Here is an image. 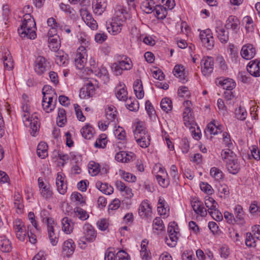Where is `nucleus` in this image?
<instances>
[{
  "mask_svg": "<svg viewBox=\"0 0 260 260\" xmlns=\"http://www.w3.org/2000/svg\"><path fill=\"white\" fill-rule=\"evenodd\" d=\"M29 30L30 32L29 34V39L34 40L36 37V22L33 18L29 14H26L24 16L23 20L20 27L18 29V32L21 38H24L26 35L25 32V30Z\"/></svg>",
  "mask_w": 260,
  "mask_h": 260,
  "instance_id": "obj_3",
  "label": "nucleus"
},
{
  "mask_svg": "<svg viewBox=\"0 0 260 260\" xmlns=\"http://www.w3.org/2000/svg\"><path fill=\"white\" fill-rule=\"evenodd\" d=\"M121 175L127 182H134L136 181V177L131 173L122 171H121Z\"/></svg>",
  "mask_w": 260,
  "mask_h": 260,
  "instance_id": "obj_64",
  "label": "nucleus"
},
{
  "mask_svg": "<svg viewBox=\"0 0 260 260\" xmlns=\"http://www.w3.org/2000/svg\"><path fill=\"white\" fill-rule=\"evenodd\" d=\"M95 186L101 192L106 194L109 195L113 192V187L109 185L107 183H103L101 181H98L96 183Z\"/></svg>",
  "mask_w": 260,
  "mask_h": 260,
  "instance_id": "obj_29",
  "label": "nucleus"
},
{
  "mask_svg": "<svg viewBox=\"0 0 260 260\" xmlns=\"http://www.w3.org/2000/svg\"><path fill=\"white\" fill-rule=\"evenodd\" d=\"M62 230L66 234H69L73 232L74 223L68 217H64L61 220Z\"/></svg>",
  "mask_w": 260,
  "mask_h": 260,
  "instance_id": "obj_26",
  "label": "nucleus"
},
{
  "mask_svg": "<svg viewBox=\"0 0 260 260\" xmlns=\"http://www.w3.org/2000/svg\"><path fill=\"white\" fill-rule=\"evenodd\" d=\"M67 122V116L65 110L60 108L58 110V116L57 117V123L59 126H63Z\"/></svg>",
  "mask_w": 260,
  "mask_h": 260,
  "instance_id": "obj_36",
  "label": "nucleus"
},
{
  "mask_svg": "<svg viewBox=\"0 0 260 260\" xmlns=\"http://www.w3.org/2000/svg\"><path fill=\"white\" fill-rule=\"evenodd\" d=\"M55 96L51 95L50 93H44L42 100V107L47 113L50 112L55 108V104L53 103Z\"/></svg>",
  "mask_w": 260,
  "mask_h": 260,
  "instance_id": "obj_14",
  "label": "nucleus"
},
{
  "mask_svg": "<svg viewBox=\"0 0 260 260\" xmlns=\"http://www.w3.org/2000/svg\"><path fill=\"white\" fill-rule=\"evenodd\" d=\"M51 67L50 62L43 56H38L35 61L34 70L39 75H42L45 72L49 71Z\"/></svg>",
  "mask_w": 260,
  "mask_h": 260,
  "instance_id": "obj_4",
  "label": "nucleus"
},
{
  "mask_svg": "<svg viewBox=\"0 0 260 260\" xmlns=\"http://www.w3.org/2000/svg\"><path fill=\"white\" fill-rule=\"evenodd\" d=\"M205 204L209 210L211 211L217 209V203L212 198L209 197L208 199H206Z\"/></svg>",
  "mask_w": 260,
  "mask_h": 260,
  "instance_id": "obj_56",
  "label": "nucleus"
},
{
  "mask_svg": "<svg viewBox=\"0 0 260 260\" xmlns=\"http://www.w3.org/2000/svg\"><path fill=\"white\" fill-rule=\"evenodd\" d=\"M165 229V225L160 217H156L153 221V229L161 231Z\"/></svg>",
  "mask_w": 260,
  "mask_h": 260,
  "instance_id": "obj_51",
  "label": "nucleus"
},
{
  "mask_svg": "<svg viewBox=\"0 0 260 260\" xmlns=\"http://www.w3.org/2000/svg\"><path fill=\"white\" fill-rule=\"evenodd\" d=\"M94 92L93 85L91 83H89L81 88L79 96L81 99H88L92 96Z\"/></svg>",
  "mask_w": 260,
  "mask_h": 260,
  "instance_id": "obj_19",
  "label": "nucleus"
},
{
  "mask_svg": "<svg viewBox=\"0 0 260 260\" xmlns=\"http://www.w3.org/2000/svg\"><path fill=\"white\" fill-rule=\"evenodd\" d=\"M154 10L158 19H163L167 15V10L164 8V6L161 5H156Z\"/></svg>",
  "mask_w": 260,
  "mask_h": 260,
  "instance_id": "obj_43",
  "label": "nucleus"
},
{
  "mask_svg": "<svg viewBox=\"0 0 260 260\" xmlns=\"http://www.w3.org/2000/svg\"><path fill=\"white\" fill-rule=\"evenodd\" d=\"M200 38L203 45L208 49H211L214 46V40L211 29L201 31Z\"/></svg>",
  "mask_w": 260,
  "mask_h": 260,
  "instance_id": "obj_7",
  "label": "nucleus"
},
{
  "mask_svg": "<svg viewBox=\"0 0 260 260\" xmlns=\"http://www.w3.org/2000/svg\"><path fill=\"white\" fill-rule=\"evenodd\" d=\"M151 214V208L147 201H143L139 208V214L142 217H148Z\"/></svg>",
  "mask_w": 260,
  "mask_h": 260,
  "instance_id": "obj_21",
  "label": "nucleus"
},
{
  "mask_svg": "<svg viewBox=\"0 0 260 260\" xmlns=\"http://www.w3.org/2000/svg\"><path fill=\"white\" fill-rule=\"evenodd\" d=\"M58 38V36H52L48 38L49 47L52 51L55 52L58 50L60 43Z\"/></svg>",
  "mask_w": 260,
  "mask_h": 260,
  "instance_id": "obj_40",
  "label": "nucleus"
},
{
  "mask_svg": "<svg viewBox=\"0 0 260 260\" xmlns=\"http://www.w3.org/2000/svg\"><path fill=\"white\" fill-rule=\"evenodd\" d=\"M217 37L222 43H226L229 39V32L222 26H217L215 27Z\"/></svg>",
  "mask_w": 260,
  "mask_h": 260,
  "instance_id": "obj_23",
  "label": "nucleus"
},
{
  "mask_svg": "<svg viewBox=\"0 0 260 260\" xmlns=\"http://www.w3.org/2000/svg\"><path fill=\"white\" fill-rule=\"evenodd\" d=\"M28 218L29 220L30 221L32 225L35 228V230L38 232H40L41 231V228L38 226L37 221L35 219V215L34 213L32 212H29L28 214Z\"/></svg>",
  "mask_w": 260,
  "mask_h": 260,
  "instance_id": "obj_63",
  "label": "nucleus"
},
{
  "mask_svg": "<svg viewBox=\"0 0 260 260\" xmlns=\"http://www.w3.org/2000/svg\"><path fill=\"white\" fill-rule=\"evenodd\" d=\"M59 7L61 10L71 15L72 17H75V11L74 10L73 8H71L70 5H66L63 3H61L59 5Z\"/></svg>",
  "mask_w": 260,
  "mask_h": 260,
  "instance_id": "obj_58",
  "label": "nucleus"
},
{
  "mask_svg": "<svg viewBox=\"0 0 260 260\" xmlns=\"http://www.w3.org/2000/svg\"><path fill=\"white\" fill-rule=\"evenodd\" d=\"M107 4L106 0H95L92 2V8L95 14L101 15L105 11Z\"/></svg>",
  "mask_w": 260,
  "mask_h": 260,
  "instance_id": "obj_20",
  "label": "nucleus"
},
{
  "mask_svg": "<svg viewBox=\"0 0 260 260\" xmlns=\"http://www.w3.org/2000/svg\"><path fill=\"white\" fill-rule=\"evenodd\" d=\"M3 58L5 68L8 70H12L13 68V62L12 57L11 55H10V53L9 51H7L5 53V55L3 57Z\"/></svg>",
  "mask_w": 260,
  "mask_h": 260,
  "instance_id": "obj_35",
  "label": "nucleus"
},
{
  "mask_svg": "<svg viewBox=\"0 0 260 260\" xmlns=\"http://www.w3.org/2000/svg\"><path fill=\"white\" fill-rule=\"evenodd\" d=\"M115 136L119 140L125 141L126 139V133L123 127L118 126L114 131Z\"/></svg>",
  "mask_w": 260,
  "mask_h": 260,
  "instance_id": "obj_52",
  "label": "nucleus"
},
{
  "mask_svg": "<svg viewBox=\"0 0 260 260\" xmlns=\"http://www.w3.org/2000/svg\"><path fill=\"white\" fill-rule=\"evenodd\" d=\"M235 113L236 117L240 120H245L247 115L246 110L241 106L235 110Z\"/></svg>",
  "mask_w": 260,
  "mask_h": 260,
  "instance_id": "obj_50",
  "label": "nucleus"
},
{
  "mask_svg": "<svg viewBox=\"0 0 260 260\" xmlns=\"http://www.w3.org/2000/svg\"><path fill=\"white\" fill-rule=\"evenodd\" d=\"M234 155V153L230 148L222 150L221 152V157L223 160H228V161L229 159H232Z\"/></svg>",
  "mask_w": 260,
  "mask_h": 260,
  "instance_id": "obj_55",
  "label": "nucleus"
},
{
  "mask_svg": "<svg viewBox=\"0 0 260 260\" xmlns=\"http://www.w3.org/2000/svg\"><path fill=\"white\" fill-rule=\"evenodd\" d=\"M85 47L82 46L79 47L77 50L75 62L77 68L79 70H82L84 68L86 61V58L85 57Z\"/></svg>",
  "mask_w": 260,
  "mask_h": 260,
  "instance_id": "obj_11",
  "label": "nucleus"
},
{
  "mask_svg": "<svg viewBox=\"0 0 260 260\" xmlns=\"http://www.w3.org/2000/svg\"><path fill=\"white\" fill-rule=\"evenodd\" d=\"M48 145L46 143L40 142L37 147V153L39 157L44 158L48 155Z\"/></svg>",
  "mask_w": 260,
  "mask_h": 260,
  "instance_id": "obj_32",
  "label": "nucleus"
},
{
  "mask_svg": "<svg viewBox=\"0 0 260 260\" xmlns=\"http://www.w3.org/2000/svg\"><path fill=\"white\" fill-rule=\"evenodd\" d=\"M13 229L17 238L23 241L27 233L24 223L20 219H16L13 222Z\"/></svg>",
  "mask_w": 260,
  "mask_h": 260,
  "instance_id": "obj_8",
  "label": "nucleus"
},
{
  "mask_svg": "<svg viewBox=\"0 0 260 260\" xmlns=\"http://www.w3.org/2000/svg\"><path fill=\"white\" fill-rule=\"evenodd\" d=\"M247 69L251 75L255 77L260 76V62L257 59L250 61L247 66Z\"/></svg>",
  "mask_w": 260,
  "mask_h": 260,
  "instance_id": "obj_18",
  "label": "nucleus"
},
{
  "mask_svg": "<svg viewBox=\"0 0 260 260\" xmlns=\"http://www.w3.org/2000/svg\"><path fill=\"white\" fill-rule=\"evenodd\" d=\"M71 199L73 202H77L80 204H84L85 200L81 193L78 192H73L71 196Z\"/></svg>",
  "mask_w": 260,
  "mask_h": 260,
  "instance_id": "obj_59",
  "label": "nucleus"
},
{
  "mask_svg": "<svg viewBox=\"0 0 260 260\" xmlns=\"http://www.w3.org/2000/svg\"><path fill=\"white\" fill-rule=\"evenodd\" d=\"M127 14L125 8L121 5H117L115 9V14L110 23V27H107L109 32H111V29L113 35L119 33L121 30L123 23L126 19Z\"/></svg>",
  "mask_w": 260,
  "mask_h": 260,
  "instance_id": "obj_1",
  "label": "nucleus"
},
{
  "mask_svg": "<svg viewBox=\"0 0 260 260\" xmlns=\"http://www.w3.org/2000/svg\"><path fill=\"white\" fill-rule=\"evenodd\" d=\"M156 5L153 0H146L142 4V8L146 13H150L153 11L155 8Z\"/></svg>",
  "mask_w": 260,
  "mask_h": 260,
  "instance_id": "obj_38",
  "label": "nucleus"
},
{
  "mask_svg": "<svg viewBox=\"0 0 260 260\" xmlns=\"http://www.w3.org/2000/svg\"><path fill=\"white\" fill-rule=\"evenodd\" d=\"M160 107L162 110L168 113L172 109V103L171 100L167 98L163 99L160 103Z\"/></svg>",
  "mask_w": 260,
  "mask_h": 260,
  "instance_id": "obj_46",
  "label": "nucleus"
},
{
  "mask_svg": "<svg viewBox=\"0 0 260 260\" xmlns=\"http://www.w3.org/2000/svg\"><path fill=\"white\" fill-rule=\"evenodd\" d=\"M117 62L123 71L130 70L133 66L131 58L127 56H123L121 58V60H119Z\"/></svg>",
  "mask_w": 260,
  "mask_h": 260,
  "instance_id": "obj_30",
  "label": "nucleus"
},
{
  "mask_svg": "<svg viewBox=\"0 0 260 260\" xmlns=\"http://www.w3.org/2000/svg\"><path fill=\"white\" fill-rule=\"evenodd\" d=\"M56 185L58 191L61 194H64L67 190V183L64 182V177L59 173L56 179Z\"/></svg>",
  "mask_w": 260,
  "mask_h": 260,
  "instance_id": "obj_24",
  "label": "nucleus"
},
{
  "mask_svg": "<svg viewBox=\"0 0 260 260\" xmlns=\"http://www.w3.org/2000/svg\"><path fill=\"white\" fill-rule=\"evenodd\" d=\"M100 172V166L94 162H90L89 164V173L92 176L96 175Z\"/></svg>",
  "mask_w": 260,
  "mask_h": 260,
  "instance_id": "obj_57",
  "label": "nucleus"
},
{
  "mask_svg": "<svg viewBox=\"0 0 260 260\" xmlns=\"http://www.w3.org/2000/svg\"><path fill=\"white\" fill-rule=\"evenodd\" d=\"M137 143L142 148H147L150 144V135H145L141 137L138 139H135Z\"/></svg>",
  "mask_w": 260,
  "mask_h": 260,
  "instance_id": "obj_44",
  "label": "nucleus"
},
{
  "mask_svg": "<svg viewBox=\"0 0 260 260\" xmlns=\"http://www.w3.org/2000/svg\"><path fill=\"white\" fill-rule=\"evenodd\" d=\"M134 90L137 98L141 99L144 97V92L142 82L140 79H137L134 83Z\"/></svg>",
  "mask_w": 260,
  "mask_h": 260,
  "instance_id": "obj_27",
  "label": "nucleus"
},
{
  "mask_svg": "<svg viewBox=\"0 0 260 260\" xmlns=\"http://www.w3.org/2000/svg\"><path fill=\"white\" fill-rule=\"evenodd\" d=\"M74 216L81 220H85L89 217L87 212L80 207H76L74 209Z\"/></svg>",
  "mask_w": 260,
  "mask_h": 260,
  "instance_id": "obj_42",
  "label": "nucleus"
},
{
  "mask_svg": "<svg viewBox=\"0 0 260 260\" xmlns=\"http://www.w3.org/2000/svg\"><path fill=\"white\" fill-rule=\"evenodd\" d=\"M75 244L73 240L68 239L65 241L62 245V253L67 256H71L74 253L75 249Z\"/></svg>",
  "mask_w": 260,
  "mask_h": 260,
  "instance_id": "obj_16",
  "label": "nucleus"
},
{
  "mask_svg": "<svg viewBox=\"0 0 260 260\" xmlns=\"http://www.w3.org/2000/svg\"><path fill=\"white\" fill-rule=\"evenodd\" d=\"M256 51L252 44H248L244 45L241 50L242 57L247 60L252 59L255 56Z\"/></svg>",
  "mask_w": 260,
  "mask_h": 260,
  "instance_id": "obj_15",
  "label": "nucleus"
},
{
  "mask_svg": "<svg viewBox=\"0 0 260 260\" xmlns=\"http://www.w3.org/2000/svg\"><path fill=\"white\" fill-rule=\"evenodd\" d=\"M210 174L216 181H219L223 178L222 172L216 167L211 168Z\"/></svg>",
  "mask_w": 260,
  "mask_h": 260,
  "instance_id": "obj_45",
  "label": "nucleus"
},
{
  "mask_svg": "<svg viewBox=\"0 0 260 260\" xmlns=\"http://www.w3.org/2000/svg\"><path fill=\"white\" fill-rule=\"evenodd\" d=\"M115 107L113 106H108V108L106 109V116L109 122H112L115 120L116 116L115 114Z\"/></svg>",
  "mask_w": 260,
  "mask_h": 260,
  "instance_id": "obj_48",
  "label": "nucleus"
},
{
  "mask_svg": "<svg viewBox=\"0 0 260 260\" xmlns=\"http://www.w3.org/2000/svg\"><path fill=\"white\" fill-rule=\"evenodd\" d=\"M26 235H27L29 242L31 243L35 244L36 243L37 239L35 231L30 225H27V233Z\"/></svg>",
  "mask_w": 260,
  "mask_h": 260,
  "instance_id": "obj_61",
  "label": "nucleus"
},
{
  "mask_svg": "<svg viewBox=\"0 0 260 260\" xmlns=\"http://www.w3.org/2000/svg\"><path fill=\"white\" fill-rule=\"evenodd\" d=\"M116 96L119 101H125L127 99V92L125 87L120 85L116 87Z\"/></svg>",
  "mask_w": 260,
  "mask_h": 260,
  "instance_id": "obj_34",
  "label": "nucleus"
},
{
  "mask_svg": "<svg viewBox=\"0 0 260 260\" xmlns=\"http://www.w3.org/2000/svg\"><path fill=\"white\" fill-rule=\"evenodd\" d=\"M47 230L49 240L53 246L57 244L58 235L55 232L58 229L57 224L54 219L47 220Z\"/></svg>",
  "mask_w": 260,
  "mask_h": 260,
  "instance_id": "obj_5",
  "label": "nucleus"
},
{
  "mask_svg": "<svg viewBox=\"0 0 260 260\" xmlns=\"http://www.w3.org/2000/svg\"><path fill=\"white\" fill-rule=\"evenodd\" d=\"M41 196L45 199H49L52 197V191L51 190L50 185L47 186L43 187V188L40 190Z\"/></svg>",
  "mask_w": 260,
  "mask_h": 260,
  "instance_id": "obj_54",
  "label": "nucleus"
},
{
  "mask_svg": "<svg viewBox=\"0 0 260 260\" xmlns=\"http://www.w3.org/2000/svg\"><path fill=\"white\" fill-rule=\"evenodd\" d=\"M235 220L237 224L243 225L245 223V214L242 207L240 205H237L234 208Z\"/></svg>",
  "mask_w": 260,
  "mask_h": 260,
  "instance_id": "obj_22",
  "label": "nucleus"
},
{
  "mask_svg": "<svg viewBox=\"0 0 260 260\" xmlns=\"http://www.w3.org/2000/svg\"><path fill=\"white\" fill-rule=\"evenodd\" d=\"M133 132L135 139H138L145 135H149L146 131L145 127L141 123L137 124Z\"/></svg>",
  "mask_w": 260,
  "mask_h": 260,
  "instance_id": "obj_31",
  "label": "nucleus"
},
{
  "mask_svg": "<svg viewBox=\"0 0 260 260\" xmlns=\"http://www.w3.org/2000/svg\"><path fill=\"white\" fill-rule=\"evenodd\" d=\"M82 136L86 139H90L93 136V128L88 124H86L81 129Z\"/></svg>",
  "mask_w": 260,
  "mask_h": 260,
  "instance_id": "obj_39",
  "label": "nucleus"
},
{
  "mask_svg": "<svg viewBox=\"0 0 260 260\" xmlns=\"http://www.w3.org/2000/svg\"><path fill=\"white\" fill-rule=\"evenodd\" d=\"M126 106L128 109L132 111H136L139 109V103L138 101L134 100L132 101L131 99L127 101Z\"/></svg>",
  "mask_w": 260,
  "mask_h": 260,
  "instance_id": "obj_62",
  "label": "nucleus"
},
{
  "mask_svg": "<svg viewBox=\"0 0 260 260\" xmlns=\"http://www.w3.org/2000/svg\"><path fill=\"white\" fill-rule=\"evenodd\" d=\"M22 110L24 112L22 115V121L25 126L30 127V134L35 136L36 133L38 132L39 124L37 116L32 115L29 116L30 108L29 105L26 102L22 103Z\"/></svg>",
  "mask_w": 260,
  "mask_h": 260,
  "instance_id": "obj_2",
  "label": "nucleus"
},
{
  "mask_svg": "<svg viewBox=\"0 0 260 260\" xmlns=\"http://www.w3.org/2000/svg\"><path fill=\"white\" fill-rule=\"evenodd\" d=\"M82 232V238L88 242H93L96 237V231L93 226L88 223L84 224Z\"/></svg>",
  "mask_w": 260,
  "mask_h": 260,
  "instance_id": "obj_9",
  "label": "nucleus"
},
{
  "mask_svg": "<svg viewBox=\"0 0 260 260\" xmlns=\"http://www.w3.org/2000/svg\"><path fill=\"white\" fill-rule=\"evenodd\" d=\"M55 62L59 66H65L68 62V55L64 52L58 51L55 54Z\"/></svg>",
  "mask_w": 260,
  "mask_h": 260,
  "instance_id": "obj_37",
  "label": "nucleus"
},
{
  "mask_svg": "<svg viewBox=\"0 0 260 260\" xmlns=\"http://www.w3.org/2000/svg\"><path fill=\"white\" fill-rule=\"evenodd\" d=\"M214 60L211 57H204L201 61V71L204 76L209 75L213 70Z\"/></svg>",
  "mask_w": 260,
  "mask_h": 260,
  "instance_id": "obj_10",
  "label": "nucleus"
},
{
  "mask_svg": "<svg viewBox=\"0 0 260 260\" xmlns=\"http://www.w3.org/2000/svg\"><path fill=\"white\" fill-rule=\"evenodd\" d=\"M226 168L229 173L236 174L240 170V165L237 159H229L226 162Z\"/></svg>",
  "mask_w": 260,
  "mask_h": 260,
  "instance_id": "obj_25",
  "label": "nucleus"
},
{
  "mask_svg": "<svg viewBox=\"0 0 260 260\" xmlns=\"http://www.w3.org/2000/svg\"><path fill=\"white\" fill-rule=\"evenodd\" d=\"M80 15L85 23L92 30H95L98 28V24L93 18L92 15L86 9H82L80 10Z\"/></svg>",
  "mask_w": 260,
  "mask_h": 260,
  "instance_id": "obj_12",
  "label": "nucleus"
},
{
  "mask_svg": "<svg viewBox=\"0 0 260 260\" xmlns=\"http://www.w3.org/2000/svg\"><path fill=\"white\" fill-rule=\"evenodd\" d=\"M219 83L222 88L226 90H232L236 86L235 82L232 79H225L222 81H220Z\"/></svg>",
  "mask_w": 260,
  "mask_h": 260,
  "instance_id": "obj_41",
  "label": "nucleus"
},
{
  "mask_svg": "<svg viewBox=\"0 0 260 260\" xmlns=\"http://www.w3.org/2000/svg\"><path fill=\"white\" fill-rule=\"evenodd\" d=\"M107 143L106 136L105 134L101 135L94 143V146L98 148H104Z\"/></svg>",
  "mask_w": 260,
  "mask_h": 260,
  "instance_id": "obj_60",
  "label": "nucleus"
},
{
  "mask_svg": "<svg viewBox=\"0 0 260 260\" xmlns=\"http://www.w3.org/2000/svg\"><path fill=\"white\" fill-rule=\"evenodd\" d=\"M93 62L94 64L93 66H91V67L89 70L90 72L94 74L96 76L100 78H103L104 80L107 79L108 78V74L107 69L104 67H102L101 68H97L95 60L93 59H91L90 62Z\"/></svg>",
  "mask_w": 260,
  "mask_h": 260,
  "instance_id": "obj_17",
  "label": "nucleus"
},
{
  "mask_svg": "<svg viewBox=\"0 0 260 260\" xmlns=\"http://www.w3.org/2000/svg\"><path fill=\"white\" fill-rule=\"evenodd\" d=\"M245 244L248 247H255L256 246V241L255 240V237H253L251 233L247 232L245 234Z\"/></svg>",
  "mask_w": 260,
  "mask_h": 260,
  "instance_id": "obj_47",
  "label": "nucleus"
},
{
  "mask_svg": "<svg viewBox=\"0 0 260 260\" xmlns=\"http://www.w3.org/2000/svg\"><path fill=\"white\" fill-rule=\"evenodd\" d=\"M11 245L9 239L5 237H0V250L3 252H9L11 250Z\"/></svg>",
  "mask_w": 260,
  "mask_h": 260,
  "instance_id": "obj_33",
  "label": "nucleus"
},
{
  "mask_svg": "<svg viewBox=\"0 0 260 260\" xmlns=\"http://www.w3.org/2000/svg\"><path fill=\"white\" fill-rule=\"evenodd\" d=\"M240 22L237 17L231 15L225 21L224 27L226 29H232L233 32L237 33L240 29Z\"/></svg>",
  "mask_w": 260,
  "mask_h": 260,
  "instance_id": "obj_13",
  "label": "nucleus"
},
{
  "mask_svg": "<svg viewBox=\"0 0 260 260\" xmlns=\"http://www.w3.org/2000/svg\"><path fill=\"white\" fill-rule=\"evenodd\" d=\"M222 131L221 126H216L214 122H211L207 125L205 133L206 135L209 133L210 135H215L221 133Z\"/></svg>",
  "mask_w": 260,
  "mask_h": 260,
  "instance_id": "obj_28",
  "label": "nucleus"
},
{
  "mask_svg": "<svg viewBox=\"0 0 260 260\" xmlns=\"http://www.w3.org/2000/svg\"><path fill=\"white\" fill-rule=\"evenodd\" d=\"M184 106L185 107L183 112V120L185 125L188 128H191L194 123V118L192 115V112L190 108L191 102L187 100L184 102Z\"/></svg>",
  "mask_w": 260,
  "mask_h": 260,
  "instance_id": "obj_6",
  "label": "nucleus"
},
{
  "mask_svg": "<svg viewBox=\"0 0 260 260\" xmlns=\"http://www.w3.org/2000/svg\"><path fill=\"white\" fill-rule=\"evenodd\" d=\"M178 240L177 235L170 234L168 235V237H166L165 242L169 246L174 247L176 245Z\"/></svg>",
  "mask_w": 260,
  "mask_h": 260,
  "instance_id": "obj_49",
  "label": "nucleus"
},
{
  "mask_svg": "<svg viewBox=\"0 0 260 260\" xmlns=\"http://www.w3.org/2000/svg\"><path fill=\"white\" fill-rule=\"evenodd\" d=\"M184 69L183 66L176 65L175 66L173 70L174 75L181 80L184 79Z\"/></svg>",
  "mask_w": 260,
  "mask_h": 260,
  "instance_id": "obj_53",
  "label": "nucleus"
}]
</instances>
